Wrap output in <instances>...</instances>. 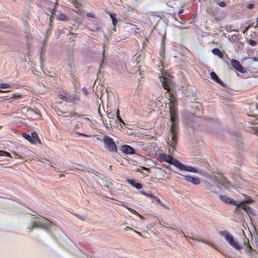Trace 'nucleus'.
<instances>
[{
  "label": "nucleus",
  "instance_id": "1",
  "mask_svg": "<svg viewBox=\"0 0 258 258\" xmlns=\"http://www.w3.org/2000/svg\"><path fill=\"white\" fill-rule=\"evenodd\" d=\"M38 228L45 229L47 233L54 238L50 228L56 229V226L52 222L42 217H32L30 220V225L28 226V229L32 230Z\"/></svg>",
  "mask_w": 258,
  "mask_h": 258
},
{
  "label": "nucleus",
  "instance_id": "2",
  "mask_svg": "<svg viewBox=\"0 0 258 258\" xmlns=\"http://www.w3.org/2000/svg\"><path fill=\"white\" fill-rule=\"evenodd\" d=\"M159 157L163 159V161L177 167L181 170H184L187 172L200 173L199 170L196 168L190 166L184 165L177 159L173 158L172 157L169 155H166L164 153H161L160 154Z\"/></svg>",
  "mask_w": 258,
  "mask_h": 258
},
{
  "label": "nucleus",
  "instance_id": "3",
  "mask_svg": "<svg viewBox=\"0 0 258 258\" xmlns=\"http://www.w3.org/2000/svg\"><path fill=\"white\" fill-rule=\"evenodd\" d=\"M170 120L172 123L170 126V134H171V144L175 145L177 143V121L178 116L177 114L170 115ZM169 140L170 139H169Z\"/></svg>",
  "mask_w": 258,
  "mask_h": 258
},
{
  "label": "nucleus",
  "instance_id": "4",
  "mask_svg": "<svg viewBox=\"0 0 258 258\" xmlns=\"http://www.w3.org/2000/svg\"><path fill=\"white\" fill-rule=\"evenodd\" d=\"M220 236H223L224 238L226 239L227 242H229V244L237 250L241 249L240 245L238 244V242L234 240L233 236L230 234L227 231H220L219 232Z\"/></svg>",
  "mask_w": 258,
  "mask_h": 258
},
{
  "label": "nucleus",
  "instance_id": "5",
  "mask_svg": "<svg viewBox=\"0 0 258 258\" xmlns=\"http://www.w3.org/2000/svg\"><path fill=\"white\" fill-rule=\"evenodd\" d=\"M183 123L187 127L191 128H194V125L196 120L198 119L197 117L194 115V114L188 111H185L183 113Z\"/></svg>",
  "mask_w": 258,
  "mask_h": 258
},
{
  "label": "nucleus",
  "instance_id": "6",
  "mask_svg": "<svg viewBox=\"0 0 258 258\" xmlns=\"http://www.w3.org/2000/svg\"><path fill=\"white\" fill-rule=\"evenodd\" d=\"M210 181L213 183H219L226 189H228L231 187L230 182L227 180L226 177L222 175H220L219 176H212L210 177Z\"/></svg>",
  "mask_w": 258,
  "mask_h": 258
},
{
  "label": "nucleus",
  "instance_id": "7",
  "mask_svg": "<svg viewBox=\"0 0 258 258\" xmlns=\"http://www.w3.org/2000/svg\"><path fill=\"white\" fill-rule=\"evenodd\" d=\"M104 147L110 152L116 153L117 151V147L114 143L112 138L105 136L103 139Z\"/></svg>",
  "mask_w": 258,
  "mask_h": 258
},
{
  "label": "nucleus",
  "instance_id": "8",
  "mask_svg": "<svg viewBox=\"0 0 258 258\" xmlns=\"http://www.w3.org/2000/svg\"><path fill=\"white\" fill-rule=\"evenodd\" d=\"M219 199L221 200L222 202H223L224 203L226 204H229L230 205H234L236 206V210H237L238 208H239V206L241 205V202L238 203L235 201H234L233 199L228 197L226 196H223V195H220L219 196Z\"/></svg>",
  "mask_w": 258,
  "mask_h": 258
},
{
  "label": "nucleus",
  "instance_id": "9",
  "mask_svg": "<svg viewBox=\"0 0 258 258\" xmlns=\"http://www.w3.org/2000/svg\"><path fill=\"white\" fill-rule=\"evenodd\" d=\"M231 65L232 68L241 74H244L246 72V70L242 65L239 61L235 59L231 60Z\"/></svg>",
  "mask_w": 258,
  "mask_h": 258
},
{
  "label": "nucleus",
  "instance_id": "10",
  "mask_svg": "<svg viewBox=\"0 0 258 258\" xmlns=\"http://www.w3.org/2000/svg\"><path fill=\"white\" fill-rule=\"evenodd\" d=\"M120 150L125 155H132L135 154V150L132 147L128 145H123L120 147Z\"/></svg>",
  "mask_w": 258,
  "mask_h": 258
},
{
  "label": "nucleus",
  "instance_id": "11",
  "mask_svg": "<svg viewBox=\"0 0 258 258\" xmlns=\"http://www.w3.org/2000/svg\"><path fill=\"white\" fill-rule=\"evenodd\" d=\"M183 176L185 180L190 182L195 185H198L200 183V179L198 177H195L188 175L180 174Z\"/></svg>",
  "mask_w": 258,
  "mask_h": 258
},
{
  "label": "nucleus",
  "instance_id": "12",
  "mask_svg": "<svg viewBox=\"0 0 258 258\" xmlns=\"http://www.w3.org/2000/svg\"><path fill=\"white\" fill-rule=\"evenodd\" d=\"M241 208L243 209L244 211L246 212L247 214H251L252 216H255L256 215L255 211L254 209H252L247 206H246L244 205L243 202H241V205L240 206L239 208H238V209Z\"/></svg>",
  "mask_w": 258,
  "mask_h": 258
},
{
  "label": "nucleus",
  "instance_id": "13",
  "mask_svg": "<svg viewBox=\"0 0 258 258\" xmlns=\"http://www.w3.org/2000/svg\"><path fill=\"white\" fill-rule=\"evenodd\" d=\"M210 75L212 80L214 81L215 82L220 84V85L223 86V87H226V85L224 84L222 81L220 80L219 77L217 76V74L215 73V72L213 71L211 72Z\"/></svg>",
  "mask_w": 258,
  "mask_h": 258
},
{
  "label": "nucleus",
  "instance_id": "14",
  "mask_svg": "<svg viewBox=\"0 0 258 258\" xmlns=\"http://www.w3.org/2000/svg\"><path fill=\"white\" fill-rule=\"evenodd\" d=\"M127 183L130 184L133 186L135 187L138 189H140L142 187V184L141 183L137 182L136 180L134 179L127 178L126 180Z\"/></svg>",
  "mask_w": 258,
  "mask_h": 258
},
{
  "label": "nucleus",
  "instance_id": "15",
  "mask_svg": "<svg viewBox=\"0 0 258 258\" xmlns=\"http://www.w3.org/2000/svg\"><path fill=\"white\" fill-rule=\"evenodd\" d=\"M141 192L142 193V195H143L145 196L150 197L151 198V199L155 200L156 201V202H157V203L159 205H163L162 202L160 201L159 199L157 197L154 196L153 195H152L151 193L148 194V193L145 192L144 191H141Z\"/></svg>",
  "mask_w": 258,
  "mask_h": 258
},
{
  "label": "nucleus",
  "instance_id": "16",
  "mask_svg": "<svg viewBox=\"0 0 258 258\" xmlns=\"http://www.w3.org/2000/svg\"><path fill=\"white\" fill-rule=\"evenodd\" d=\"M205 186L207 189L210 190L212 192H216L217 188L218 187V186H216L215 185L212 184L208 181H206Z\"/></svg>",
  "mask_w": 258,
  "mask_h": 258
},
{
  "label": "nucleus",
  "instance_id": "17",
  "mask_svg": "<svg viewBox=\"0 0 258 258\" xmlns=\"http://www.w3.org/2000/svg\"><path fill=\"white\" fill-rule=\"evenodd\" d=\"M31 136L32 144H34L36 143V142H38V143L39 144H41V141L39 140V139L38 138V136L35 132H32Z\"/></svg>",
  "mask_w": 258,
  "mask_h": 258
},
{
  "label": "nucleus",
  "instance_id": "18",
  "mask_svg": "<svg viewBox=\"0 0 258 258\" xmlns=\"http://www.w3.org/2000/svg\"><path fill=\"white\" fill-rule=\"evenodd\" d=\"M161 81L162 83V86L163 87L164 89L167 90L169 89L171 86V81L167 79L166 78H163V80Z\"/></svg>",
  "mask_w": 258,
  "mask_h": 258
},
{
  "label": "nucleus",
  "instance_id": "19",
  "mask_svg": "<svg viewBox=\"0 0 258 258\" xmlns=\"http://www.w3.org/2000/svg\"><path fill=\"white\" fill-rule=\"evenodd\" d=\"M181 232L183 234L184 237L187 239H191L192 240H197L198 241L202 242L205 243V244H208V245H210V243H209L208 241H207L205 240H202V239H200L199 237V238H195L194 237H189V236H188L187 235L184 234V233L183 231H181Z\"/></svg>",
  "mask_w": 258,
  "mask_h": 258
},
{
  "label": "nucleus",
  "instance_id": "20",
  "mask_svg": "<svg viewBox=\"0 0 258 258\" xmlns=\"http://www.w3.org/2000/svg\"><path fill=\"white\" fill-rule=\"evenodd\" d=\"M212 53L220 58H223V53L221 52L220 49L217 48H213L212 50Z\"/></svg>",
  "mask_w": 258,
  "mask_h": 258
},
{
  "label": "nucleus",
  "instance_id": "21",
  "mask_svg": "<svg viewBox=\"0 0 258 258\" xmlns=\"http://www.w3.org/2000/svg\"><path fill=\"white\" fill-rule=\"evenodd\" d=\"M164 39L165 36L162 37V43H161V48H160V51L159 52L160 56L161 58L164 59V50H165V47H164Z\"/></svg>",
  "mask_w": 258,
  "mask_h": 258
},
{
  "label": "nucleus",
  "instance_id": "22",
  "mask_svg": "<svg viewBox=\"0 0 258 258\" xmlns=\"http://www.w3.org/2000/svg\"><path fill=\"white\" fill-rule=\"evenodd\" d=\"M59 112L61 113H68L66 115L63 116L64 117H73V116H80V115L78 114V113H75L73 111H72L70 113H68L67 112L63 111L61 110H59Z\"/></svg>",
  "mask_w": 258,
  "mask_h": 258
},
{
  "label": "nucleus",
  "instance_id": "23",
  "mask_svg": "<svg viewBox=\"0 0 258 258\" xmlns=\"http://www.w3.org/2000/svg\"><path fill=\"white\" fill-rule=\"evenodd\" d=\"M58 96L60 99H62V100L66 101L67 102H71L72 101L71 99V95L66 96L62 94H59Z\"/></svg>",
  "mask_w": 258,
  "mask_h": 258
},
{
  "label": "nucleus",
  "instance_id": "24",
  "mask_svg": "<svg viewBox=\"0 0 258 258\" xmlns=\"http://www.w3.org/2000/svg\"><path fill=\"white\" fill-rule=\"evenodd\" d=\"M106 61H105V54L104 53V48H103L102 60H101V62H100V64H99V71H100V70L101 69L103 65H106Z\"/></svg>",
  "mask_w": 258,
  "mask_h": 258
},
{
  "label": "nucleus",
  "instance_id": "25",
  "mask_svg": "<svg viewBox=\"0 0 258 258\" xmlns=\"http://www.w3.org/2000/svg\"><path fill=\"white\" fill-rule=\"evenodd\" d=\"M169 107L171 108H174L176 107V100L175 98H171L170 99H169Z\"/></svg>",
  "mask_w": 258,
  "mask_h": 258
},
{
  "label": "nucleus",
  "instance_id": "26",
  "mask_svg": "<svg viewBox=\"0 0 258 258\" xmlns=\"http://www.w3.org/2000/svg\"><path fill=\"white\" fill-rule=\"evenodd\" d=\"M57 19L63 21H67L68 20L67 16L62 13H60L57 15Z\"/></svg>",
  "mask_w": 258,
  "mask_h": 258
},
{
  "label": "nucleus",
  "instance_id": "27",
  "mask_svg": "<svg viewBox=\"0 0 258 258\" xmlns=\"http://www.w3.org/2000/svg\"><path fill=\"white\" fill-rule=\"evenodd\" d=\"M244 202H243V203L245 202L247 204H250L252 202V200L251 197L247 195H244Z\"/></svg>",
  "mask_w": 258,
  "mask_h": 258
},
{
  "label": "nucleus",
  "instance_id": "28",
  "mask_svg": "<svg viewBox=\"0 0 258 258\" xmlns=\"http://www.w3.org/2000/svg\"><path fill=\"white\" fill-rule=\"evenodd\" d=\"M124 207H125L127 209H128L130 211H131V212H132L133 213H134V214H137L139 217L141 218V219H144V217L141 214H138V212H137L136 211H135L134 209L131 208H128L127 207H125L124 206Z\"/></svg>",
  "mask_w": 258,
  "mask_h": 258
},
{
  "label": "nucleus",
  "instance_id": "29",
  "mask_svg": "<svg viewBox=\"0 0 258 258\" xmlns=\"http://www.w3.org/2000/svg\"><path fill=\"white\" fill-rule=\"evenodd\" d=\"M115 116H116V111H115L114 113H109L108 116L109 118V119H112L114 120V121H115V123H116V117H115Z\"/></svg>",
  "mask_w": 258,
  "mask_h": 258
},
{
  "label": "nucleus",
  "instance_id": "30",
  "mask_svg": "<svg viewBox=\"0 0 258 258\" xmlns=\"http://www.w3.org/2000/svg\"><path fill=\"white\" fill-rule=\"evenodd\" d=\"M116 119L118 120V121H119V122L121 123H122L123 124H124V122L123 120V119L122 118H121V117H120L119 116V112H118V110H116Z\"/></svg>",
  "mask_w": 258,
  "mask_h": 258
},
{
  "label": "nucleus",
  "instance_id": "31",
  "mask_svg": "<svg viewBox=\"0 0 258 258\" xmlns=\"http://www.w3.org/2000/svg\"><path fill=\"white\" fill-rule=\"evenodd\" d=\"M23 137L30 143L32 144L31 136L26 133L23 134Z\"/></svg>",
  "mask_w": 258,
  "mask_h": 258
},
{
  "label": "nucleus",
  "instance_id": "32",
  "mask_svg": "<svg viewBox=\"0 0 258 258\" xmlns=\"http://www.w3.org/2000/svg\"><path fill=\"white\" fill-rule=\"evenodd\" d=\"M71 103H75V101H78L79 100V98L77 95H71Z\"/></svg>",
  "mask_w": 258,
  "mask_h": 258
},
{
  "label": "nucleus",
  "instance_id": "33",
  "mask_svg": "<svg viewBox=\"0 0 258 258\" xmlns=\"http://www.w3.org/2000/svg\"><path fill=\"white\" fill-rule=\"evenodd\" d=\"M0 156H5V157H11V154L10 153H8L6 151L0 150Z\"/></svg>",
  "mask_w": 258,
  "mask_h": 258
},
{
  "label": "nucleus",
  "instance_id": "34",
  "mask_svg": "<svg viewBox=\"0 0 258 258\" xmlns=\"http://www.w3.org/2000/svg\"><path fill=\"white\" fill-rule=\"evenodd\" d=\"M246 251H247L250 254H252L254 253L255 251L252 249V247L250 245H248L247 248H246Z\"/></svg>",
  "mask_w": 258,
  "mask_h": 258
},
{
  "label": "nucleus",
  "instance_id": "35",
  "mask_svg": "<svg viewBox=\"0 0 258 258\" xmlns=\"http://www.w3.org/2000/svg\"><path fill=\"white\" fill-rule=\"evenodd\" d=\"M169 114L170 115L177 114L176 107H169Z\"/></svg>",
  "mask_w": 258,
  "mask_h": 258
},
{
  "label": "nucleus",
  "instance_id": "36",
  "mask_svg": "<svg viewBox=\"0 0 258 258\" xmlns=\"http://www.w3.org/2000/svg\"><path fill=\"white\" fill-rule=\"evenodd\" d=\"M10 88V85L9 84L6 83H1L0 84V88L2 89H7Z\"/></svg>",
  "mask_w": 258,
  "mask_h": 258
},
{
  "label": "nucleus",
  "instance_id": "37",
  "mask_svg": "<svg viewBox=\"0 0 258 258\" xmlns=\"http://www.w3.org/2000/svg\"><path fill=\"white\" fill-rule=\"evenodd\" d=\"M21 97V95L20 94H13L10 96V98H7V100H9L11 98H20Z\"/></svg>",
  "mask_w": 258,
  "mask_h": 258
},
{
  "label": "nucleus",
  "instance_id": "38",
  "mask_svg": "<svg viewBox=\"0 0 258 258\" xmlns=\"http://www.w3.org/2000/svg\"><path fill=\"white\" fill-rule=\"evenodd\" d=\"M248 44H250L252 46H255L256 44V42L255 40H252L251 39H249L248 40Z\"/></svg>",
  "mask_w": 258,
  "mask_h": 258
},
{
  "label": "nucleus",
  "instance_id": "39",
  "mask_svg": "<svg viewBox=\"0 0 258 258\" xmlns=\"http://www.w3.org/2000/svg\"><path fill=\"white\" fill-rule=\"evenodd\" d=\"M112 21L113 26H114V28L113 29L114 31H115V27H116V24L117 23V19L113 18V19H112Z\"/></svg>",
  "mask_w": 258,
  "mask_h": 258
},
{
  "label": "nucleus",
  "instance_id": "40",
  "mask_svg": "<svg viewBox=\"0 0 258 258\" xmlns=\"http://www.w3.org/2000/svg\"><path fill=\"white\" fill-rule=\"evenodd\" d=\"M70 35H71V36H73V37H69V39L70 40H74V39L75 38H77V34H75L74 33H72L71 32H70Z\"/></svg>",
  "mask_w": 258,
  "mask_h": 258
},
{
  "label": "nucleus",
  "instance_id": "41",
  "mask_svg": "<svg viewBox=\"0 0 258 258\" xmlns=\"http://www.w3.org/2000/svg\"><path fill=\"white\" fill-rule=\"evenodd\" d=\"M82 92H83L84 95L87 96L89 94V92L87 88L84 87L82 89Z\"/></svg>",
  "mask_w": 258,
  "mask_h": 258
},
{
  "label": "nucleus",
  "instance_id": "42",
  "mask_svg": "<svg viewBox=\"0 0 258 258\" xmlns=\"http://www.w3.org/2000/svg\"><path fill=\"white\" fill-rule=\"evenodd\" d=\"M242 142L241 141V138L239 137H237V146L238 148H240Z\"/></svg>",
  "mask_w": 258,
  "mask_h": 258
},
{
  "label": "nucleus",
  "instance_id": "43",
  "mask_svg": "<svg viewBox=\"0 0 258 258\" xmlns=\"http://www.w3.org/2000/svg\"><path fill=\"white\" fill-rule=\"evenodd\" d=\"M217 4H218V5L221 7H226V4L224 2H220L218 3Z\"/></svg>",
  "mask_w": 258,
  "mask_h": 258
},
{
  "label": "nucleus",
  "instance_id": "44",
  "mask_svg": "<svg viewBox=\"0 0 258 258\" xmlns=\"http://www.w3.org/2000/svg\"><path fill=\"white\" fill-rule=\"evenodd\" d=\"M87 16L89 18H94L95 16L91 13H87Z\"/></svg>",
  "mask_w": 258,
  "mask_h": 258
},
{
  "label": "nucleus",
  "instance_id": "45",
  "mask_svg": "<svg viewBox=\"0 0 258 258\" xmlns=\"http://www.w3.org/2000/svg\"><path fill=\"white\" fill-rule=\"evenodd\" d=\"M75 216L77 217V218L80 220H83V221H85V219L84 218V217H83L82 216L78 215V214H75Z\"/></svg>",
  "mask_w": 258,
  "mask_h": 258
},
{
  "label": "nucleus",
  "instance_id": "46",
  "mask_svg": "<svg viewBox=\"0 0 258 258\" xmlns=\"http://www.w3.org/2000/svg\"><path fill=\"white\" fill-rule=\"evenodd\" d=\"M254 7V5L253 4H249L247 6V8L249 9H252Z\"/></svg>",
  "mask_w": 258,
  "mask_h": 258
},
{
  "label": "nucleus",
  "instance_id": "47",
  "mask_svg": "<svg viewBox=\"0 0 258 258\" xmlns=\"http://www.w3.org/2000/svg\"><path fill=\"white\" fill-rule=\"evenodd\" d=\"M77 134L78 135H81L82 136H84L85 137H88L89 136L88 135H85V134L81 133L80 132H77Z\"/></svg>",
  "mask_w": 258,
  "mask_h": 258
},
{
  "label": "nucleus",
  "instance_id": "48",
  "mask_svg": "<svg viewBox=\"0 0 258 258\" xmlns=\"http://www.w3.org/2000/svg\"><path fill=\"white\" fill-rule=\"evenodd\" d=\"M126 229V230H127V229H131V230H134L135 232H136V233H138L139 235H141V233L138 232H137V231H135V230H134L132 229V228H130V227H126V229Z\"/></svg>",
  "mask_w": 258,
  "mask_h": 258
},
{
  "label": "nucleus",
  "instance_id": "49",
  "mask_svg": "<svg viewBox=\"0 0 258 258\" xmlns=\"http://www.w3.org/2000/svg\"><path fill=\"white\" fill-rule=\"evenodd\" d=\"M183 12H184L183 10H180L179 12H178V15H179V16L182 15L183 14Z\"/></svg>",
  "mask_w": 258,
  "mask_h": 258
},
{
  "label": "nucleus",
  "instance_id": "50",
  "mask_svg": "<svg viewBox=\"0 0 258 258\" xmlns=\"http://www.w3.org/2000/svg\"><path fill=\"white\" fill-rule=\"evenodd\" d=\"M251 59L253 61H254V62L258 61V57H251Z\"/></svg>",
  "mask_w": 258,
  "mask_h": 258
},
{
  "label": "nucleus",
  "instance_id": "51",
  "mask_svg": "<svg viewBox=\"0 0 258 258\" xmlns=\"http://www.w3.org/2000/svg\"><path fill=\"white\" fill-rule=\"evenodd\" d=\"M141 169L145 170H147L148 171H149V170H150L149 168H146V167H145L144 166H142L141 167Z\"/></svg>",
  "mask_w": 258,
  "mask_h": 258
},
{
  "label": "nucleus",
  "instance_id": "52",
  "mask_svg": "<svg viewBox=\"0 0 258 258\" xmlns=\"http://www.w3.org/2000/svg\"><path fill=\"white\" fill-rule=\"evenodd\" d=\"M110 17L112 20L113 18H116L114 14H110Z\"/></svg>",
  "mask_w": 258,
  "mask_h": 258
},
{
  "label": "nucleus",
  "instance_id": "53",
  "mask_svg": "<svg viewBox=\"0 0 258 258\" xmlns=\"http://www.w3.org/2000/svg\"><path fill=\"white\" fill-rule=\"evenodd\" d=\"M73 84L74 85V86H76V84H77V81L74 79L73 77Z\"/></svg>",
  "mask_w": 258,
  "mask_h": 258
},
{
  "label": "nucleus",
  "instance_id": "54",
  "mask_svg": "<svg viewBox=\"0 0 258 258\" xmlns=\"http://www.w3.org/2000/svg\"><path fill=\"white\" fill-rule=\"evenodd\" d=\"M167 229L170 230L171 231L174 230V229L172 227H167Z\"/></svg>",
  "mask_w": 258,
  "mask_h": 258
},
{
  "label": "nucleus",
  "instance_id": "55",
  "mask_svg": "<svg viewBox=\"0 0 258 258\" xmlns=\"http://www.w3.org/2000/svg\"><path fill=\"white\" fill-rule=\"evenodd\" d=\"M94 29L96 30H97V31H99L100 30V28L99 27H95L94 28Z\"/></svg>",
  "mask_w": 258,
  "mask_h": 258
},
{
  "label": "nucleus",
  "instance_id": "56",
  "mask_svg": "<svg viewBox=\"0 0 258 258\" xmlns=\"http://www.w3.org/2000/svg\"><path fill=\"white\" fill-rule=\"evenodd\" d=\"M136 171H137V172H142V171H141V169H140V168H137V169H136Z\"/></svg>",
  "mask_w": 258,
  "mask_h": 258
},
{
  "label": "nucleus",
  "instance_id": "57",
  "mask_svg": "<svg viewBox=\"0 0 258 258\" xmlns=\"http://www.w3.org/2000/svg\"><path fill=\"white\" fill-rule=\"evenodd\" d=\"M69 57H70V59L73 58V54L69 55Z\"/></svg>",
  "mask_w": 258,
  "mask_h": 258
},
{
  "label": "nucleus",
  "instance_id": "58",
  "mask_svg": "<svg viewBox=\"0 0 258 258\" xmlns=\"http://www.w3.org/2000/svg\"><path fill=\"white\" fill-rule=\"evenodd\" d=\"M0 92H1V93H3V92L4 93H6V92H10V91H3L0 90Z\"/></svg>",
  "mask_w": 258,
  "mask_h": 258
},
{
  "label": "nucleus",
  "instance_id": "59",
  "mask_svg": "<svg viewBox=\"0 0 258 258\" xmlns=\"http://www.w3.org/2000/svg\"><path fill=\"white\" fill-rule=\"evenodd\" d=\"M104 185H105V186H107V187H109L108 185V184H107L106 182L105 183H104Z\"/></svg>",
  "mask_w": 258,
  "mask_h": 258
},
{
  "label": "nucleus",
  "instance_id": "60",
  "mask_svg": "<svg viewBox=\"0 0 258 258\" xmlns=\"http://www.w3.org/2000/svg\"><path fill=\"white\" fill-rule=\"evenodd\" d=\"M29 110L31 111L32 112H34V110L31 109V108L28 109V111H29Z\"/></svg>",
  "mask_w": 258,
  "mask_h": 258
},
{
  "label": "nucleus",
  "instance_id": "61",
  "mask_svg": "<svg viewBox=\"0 0 258 258\" xmlns=\"http://www.w3.org/2000/svg\"><path fill=\"white\" fill-rule=\"evenodd\" d=\"M45 47V44H43L42 47V50Z\"/></svg>",
  "mask_w": 258,
  "mask_h": 258
},
{
  "label": "nucleus",
  "instance_id": "62",
  "mask_svg": "<svg viewBox=\"0 0 258 258\" xmlns=\"http://www.w3.org/2000/svg\"><path fill=\"white\" fill-rule=\"evenodd\" d=\"M98 173H99L98 172H96V173H94L95 175H98Z\"/></svg>",
  "mask_w": 258,
  "mask_h": 258
},
{
  "label": "nucleus",
  "instance_id": "63",
  "mask_svg": "<svg viewBox=\"0 0 258 258\" xmlns=\"http://www.w3.org/2000/svg\"><path fill=\"white\" fill-rule=\"evenodd\" d=\"M110 125L112 126V124L111 123V121L110 120Z\"/></svg>",
  "mask_w": 258,
  "mask_h": 258
},
{
  "label": "nucleus",
  "instance_id": "64",
  "mask_svg": "<svg viewBox=\"0 0 258 258\" xmlns=\"http://www.w3.org/2000/svg\"><path fill=\"white\" fill-rule=\"evenodd\" d=\"M256 22H257V23H258V17H257V20H256Z\"/></svg>",
  "mask_w": 258,
  "mask_h": 258
}]
</instances>
